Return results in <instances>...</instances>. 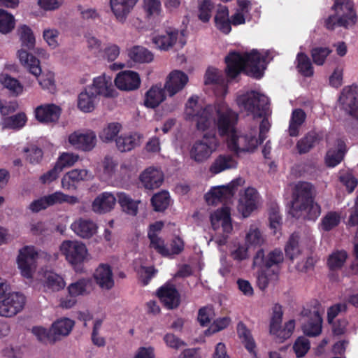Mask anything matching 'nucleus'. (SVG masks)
<instances>
[{
    "instance_id": "nucleus-3",
    "label": "nucleus",
    "mask_w": 358,
    "mask_h": 358,
    "mask_svg": "<svg viewBox=\"0 0 358 358\" xmlns=\"http://www.w3.org/2000/svg\"><path fill=\"white\" fill-rule=\"evenodd\" d=\"M333 14L324 20V27L329 31L336 27L349 29L357 22V12L351 0H334L331 7Z\"/></svg>"
},
{
    "instance_id": "nucleus-55",
    "label": "nucleus",
    "mask_w": 358,
    "mask_h": 358,
    "mask_svg": "<svg viewBox=\"0 0 358 358\" xmlns=\"http://www.w3.org/2000/svg\"><path fill=\"white\" fill-rule=\"evenodd\" d=\"M19 34L22 46L29 50L34 49L36 40L32 30L28 26L22 25L19 29Z\"/></svg>"
},
{
    "instance_id": "nucleus-29",
    "label": "nucleus",
    "mask_w": 358,
    "mask_h": 358,
    "mask_svg": "<svg viewBox=\"0 0 358 358\" xmlns=\"http://www.w3.org/2000/svg\"><path fill=\"white\" fill-rule=\"evenodd\" d=\"M141 138L136 132L122 134L115 138L117 148L122 152L131 151L141 145Z\"/></svg>"
},
{
    "instance_id": "nucleus-6",
    "label": "nucleus",
    "mask_w": 358,
    "mask_h": 358,
    "mask_svg": "<svg viewBox=\"0 0 358 358\" xmlns=\"http://www.w3.org/2000/svg\"><path fill=\"white\" fill-rule=\"evenodd\" d=\"M215 106L207 105L201 107L198 104L197 97H190L186 104L185 115L188 120L195 122L199 131L208 130L213 122V115Z\"/></svg>"
},
{
    "instance_id": "nucleus-12",
    "label": "nucleus",
    "mask_w": 358,
    "mask_h": 358,
    "mask_svg": "<svg viewBox=\"0 0 358 358\" xmlns=\"http://www.w3.org/2000/svg\"><path fill=\"white\" fill-rule=\"evenodd\" d=\"M68 141L76 150L90 152L96 145V135L92 130H87L85 132L76 131L69 136Z\"/></svg>"
},
{
    "instance_id": "nucleus-11",
    "label": "nucleus",
    "mask_w": 358,
    "mask_h": 358,
    "mask_svg": "<svg viewBox=\"0 0 358 358\" xmlns=\"http://www.w3.org/2000/svg\"><path fill=\"white\" fill-rule=\"evenodd\" d=\"M37 257L38 252L34 246H24L20 250L17 264L23 277L26 278H32Z\"/></svg>"
},
{
    "instance_id": "nucleus-21",
    "label": "nucleus",
    "mask_w": 358,
    "mask_h": 358,
    "mask_svg": "<svg viewBox=\"0 0 358 358\" xmlns=\"http://www.w3.org/2000/svg\"><path fill=\"white\" fill-rule=\"evenodd\" d=\"M189 80L188 76L184 72L179 70L171 71L164 85V89L169 96H172L182 90Z\"/></svg>"
},
{
    "instance_id": "nucleus-64",
    "label": "nucleus",
    "mask_w": 358,
    "mask_h": 358,
    "mask_svg": "<svg viewBox=\"0 0 358 358\" xmlns=\"http://www.w3.org/2000/svg\"><path fill=\"white\" fill-rule=\"evenodd\" d=\"M213 5L210 0H203L199 6V19L203 22H208L211 17Z\"/></svg>"
},
{
    "instance_id": "nucleus-14",
    "label": "nucleus",
    "mask_w": 358,
    "mask_h": 358,
    "mask_svg": "<svg viewBox=\"0 0 358 358\" xmlns=\"http://www.w3.org/2000/svg\"><path fill=\"white\" fill-rule=\"evenodd\" d=\"M157 295L168 309H175L180 306V295L173 284L166 283L157 289Z\"/></svg>"
},
{
    "instance_id": "nucleus-23",
    "label": "nucleus",
    "mask_w": 358,
    "mask_h": 358,
    "mask_svg": "<svg viewBox=\"0 0 358 358\" xmlns=\"http://www.w3.org/2000/svg\"><path fill=\"white\" fill-rule=\"evenodd\" d=\"M210 223L214 230L220 227L221 223L222 230L227 234L233 230L230 210L228 208H222L215 210L210 217Z\"/></svg>"
},
{
    "instance_id": "nucleus-19",
    "label": "nucleus",
    "mask_w": 358,
    "mask_h": 358,
    "mask_svg": "<svg viewBox=\"0 0 358 358\" xmlns=\"http://www.w3.org/2000/svg\"><path fill=\"white\" fill-rule=\"evenodd\" d=\"M313 199V185L308 182H299L293 189L290 208H294V206H299V203H307Z\"/></svg>"
},
{
    "instance_id": "nucleus-49",
    "label": "nucleus",
    "mask_w": 358,
    "mask_h": 358,
    "mask_svg": "<svg viewBox=\"0 0 358 358\" xmlns=\"http://www.w3.org/2000/svg\"><path fill=\"white\" fill-rule=\"evenodd\" d=\"M294 328L295 321L290 320L285 324L283 328L281 327V325H279L275 327L274 331H270V333L278 338V342L282 343L292 336Z\"/></svg>"
},
{
    "instance_id": "nucleus-40",
    "label": "nucleus",
    "mask_w": 358,
    "mask_h": 358,
    "mask_svg": "<svg viewBox=\"0 0 358 358\" xmlns=\"http://www.w3.org/2000/svg\"><path fill=\"white\" fill-rule=\"evenodd\" d=\"M97 97L87 87L78 97V108L84 113H90L95 108Z\"/></svg>"
},
{
    "instance_id": "nucleus-30",
    "label": "nucleus",
    "mask_w": 358,
    "mask_h": 358,
    "mask_svg": "<svg viewBox=\"0 0 358 358\" xmlns=\"http://www.w3.org/2000/svg\"><path fill=\"white\" fill-rule=\"evenodd\" d=\"M71 229L83 238L92 237L96 231V224L90 220L80 218L73 222Z\"/></svg>"
},
{
    "instance_id": "nucleus-59",
    "label": "nucleus",
    "mask_w": 358,
    "mask_h": 358,
    "mask_svg": "<svg viewBox=\"0 0 358 358\" xmlns=\"http://www.w3.org/2000/svg\"><path fill=\"white\" fill-rule=\"evenodd\" d=\"M78 159L79 156L77 154L63 152L59 155L55 164L59 168H61L62 171L64 168L73 166Z\"/></svg>"
},
{
    "instance_id": "nucleus-32",
    "label": "nucleus",
    "mask_w": 358,
    "mask_h": 358,
    "mask_svg": "<svg viewBox=\"0 0 358 358\" xmlns=\"http://www.w3.org/2000/svg\"><path fill=\"white\" fill-rule=\"evenodd\" d=\"M215 27L224 34L231 31L229 9L226 6L220 5L214 17Z\"/></svg>"
},
{
    "instance_id": "nucleus-17",
    "label": "nucleus",
    "mask_w": 358,
    "mask_h": 358,
    "mask_svg": "<svg viewBox=\"0 0 358 358\" xmlns=\"http://www.w3.org/2000/svg\"><path fill=\"white\" fill-rule=\"evenodd\" d=\"M289 213L296 218L303 216L305 220L315 221L321 214V207L313 199L307 203L294 206V208H290Z\"/></svg>"
},
{
    "instance_id": "nucleus-20",
    "label": "nucleus",
    "mask_w": 358,
    "mask_h": 358,
    "mask_svg": "<svg viewBox=\"0 0 358 358\" xmlns=\"http://www.w3.org/2000/svg\"><path fill=\"white\" fill-rule=\"evenodd\" d=\"M238 160L231 154H220L217 156L209 167V172L217 175L227 170L236 169Z\"/></svg>"
},
{
    "instance_id": "nucleus-7",
    "label": "nucleus",
    "mask_w": 358,
    "mask_h": 358,
    "mask_svg": "<svg viewBox=\"0 0 358 358\" xmlns=\"http://www.w3.org/2000/svg\"><path fill=\"white\" fill-rule=\"evenodd\" d=\"M218 146L219 141L215 132L206 133L191 146L189 150L190 158L197 163H203L211 156Z\"/></svg>"
},
{
    "instance_id": "nucleus-37",
    "label": "nucleus",
    "mask_w": 358,
    "mask_h": 358,
    "mask_svg": "<svg viewBox=\"0 0 358 358\" xmlns=\"http://www.w3.org/2000/svg\"><path fill=\"white\" fill-rule=\"evenodd\" d=\"M128 57L133 62L138 64L150 63L154 59L152 52L141 45H134L128 50Z\"/></svg>"
},
{
    "instance_id": "nucleus-42",
    "label": "nucleus",
    "mask_w": 358,
    "mask_h": 358,
    "mask_svg": "<svg viewBox=\"0 0 358 358\" xmlns=\"http://www.w3.org/2000/svg\"><path fill=\"white\" fill-rule=\"evenodd\" d=\"M74 324V321L66 317L61 318L55 322L51 327L57 341L59 340L61 336H68L71 331Z\"/></svg>"
},
{
    "instance_id": "nucleus-34",
    "label": "nucleus",
    "mask_w": 358,
    "mask_h": 358,
    "mask_svg": "<svg viewBox=\"0 0 358 358\" xmlns=\"http://www.w3.org/2000/svg\"><path fill=\"white\" fill-rule=\"evenodd\" d=\"M235 185L231 184L227 186H221L213 187L206 195V199L208 203H216L222 201L229 196H233L234 194Z\"/></svg>"
},
{
    "instance_id": "nucleus-61",
    "label": "nucleus",
    "mask_w": 358,
    "mask_h": 358,
    "mask_svg": "<svg viewBox=\"0 0 358 358\" xmlns=\"http://www.w3.org/2000/svg\"><path fill=\"white\" fill-rule=\"evenodd\" d=\"M331 52L329 48L326 47H316L311 50V57L313 62L316 65H322L326 58Z\"/></svg>"
},
{
    "instance_id": "nucleus-13",
    "label": "nucleus",
    "mask_w": 358,
    "mask_h": 358,
    "mask_svg": "<svg viewBox=\"0 0 358 358\" xmlns=\"http://www.w3.org/2000/svg\"><path fill=\"white\" fill-rule=\"evenodd\" d=\"M184 31L182 30L180 32L178 29L169 27L164 31L153 35L152 42L157 49L168 51L176 43L180 34L184 36Z\"/></svg>"
},
{
    "instance_id": "nucleus-33",
    "label": "nucleus",
    "mask_w": 358,
    "mask_h": 358,
    "mask_svg": "<svg viewBox=\"0 0 358 358\" xmlns=\"http://www.w3.org/2000/svg\"><path fill=\"white\" fill-rule=\"evenodd\" d=\"M166 99L165 89L161 85L152 86L146 93L144 105L147 108H155Z\"/></svg>"
},
{
    "instance_id": "nucleus-22",
    "label": "nucleus",
    "mask_w": 358,
    "mask_h": 358,
    "mask_svg": "<svg viewBox=\"0 0 358 358\" xmlns=\"http://www.w3.org/2000/svg\"><path fill=\"white\" fill-rule=\"evenodd\" d=\"M139 180L145 189L152 190L162 185L164 181V174L157 169L149 167L142 172Z\"/></svg>"
},
{
    "instance_id": "nucleus-16",
    "label": "nucleus",
    "mask_w": 358,
    "mask_h": 358,
    "mask_svg": "<svg viewBox=\"0 0 358 358\" xmlns=\"http://www.w3.org/2000/svg\"><path fill=\"white\" fill-rule=\"evenodd\" d=\"M339 100L345 110L358 120V86L343 88Z\"/></svg>"
},
{
    "instance_id": "nucleus-51",
    "label": "nucleus",
    "mask_w": 358,
    "mask_h": 358,
    "mask_svg": "<svg viewBox=\"0 0 358 358\" xmlns=\"http://www.w3.org/2000/svg\"><path fill=\"white\" fill-rule=\"evenodd\" d=\"M45 286L52 291H59L64 288L66 283L64 278L55 272L45 273Z\"/></svg>"
},
{
    "instance_id": "nucleus-9",
    "label": "nucleus",
    "mask_w": 358,
    "mask_h": 358,
    "mask_svg": "<svg viewBox=\"0 0 358 358\" xmlns=\"http://www.w3.org/2000/svg\"><path fill=\"white\" fill-rule=\"evenodd\" d=\"M60 251L76 269L83 264L87 255L85 245L76 241H63L60 245Z\"/></svg>"
},
{
    "instance_id": "nucleus-58",
    "label": "nucleus",
    "mask_w": 358,
    "mask_h": 358,
    "mask_svg": "<svg viewBox=\"0 0 358 358\" xmlns=\"http://www.w3.org/2000/svg\"><path fill=\"white\" fill-rule=\"evenodd\" d=\"M292 348L297 358L303 357L310 348V341L304 336H299L294 343Z\"/></svg>"
},
{
    "instance_id": "nucleus-50",
    "label": "nucleus",
    "mask_w": 358,
    "mask_h": 358,
    "mask_svg": "<svg viewBox=\"0 0 358 358\" xmlns=\"http://www.w3.org/2000/svg\"><path fill=\"white\" fill-rule=\"evenodd\" d=\"M348 258L347 252L338 250L329 256L327 266L331 271H336L341 268Z\"/></svg>"
},
{
    "instance_id": "nucleus-10",
    "label": "nucleus",
    "mask_w": 358,
    "mask_h": 358,
    "mask_svg": "<svg viewBox=\"0 0 358 358\" xmlns=\"http://www.w3.org/2000/svg\"><path fill=\"white\" fill-rule=\"evenodd\" d=\"M25 296L19 292L8 293L0 301V316L11 317L21 312L25 305Z\"/></svg>"
},
{
    "instance_id": "nucleus-44",
    "label": "nucleus",
    "mask_w": 358,
    "mask_h": 358,
    "mask_svg": "<svg viewBox=\"0 0 358 358\" xmlns=\"http://www.w3.org/2000/svg\"><path fill=\"white\" fill-rule=\"evenodd\" d=\"M117 197L118 203L124 212L133 216L136 215L138 213V205L139 201L134 200L124 192L117 193Z\"/></svg>"
},
{
    "instance_id": "nucleus-5",
    "label": "nucleus",
    "mask_w": 358,
    "mask_h": 358,
    "mask_svg": "<svg viewBox=\"0 0 358 358\" xmlns=\"http://www.w3.org/2000/svg\"><path fill=\"white\" fill-rule=\"evenodd\" d=\"M236 102L240 107L254 117H265L270 112L268 97L255 90L239 95Z\"/></svg>"
},
{
    "instance_id": "nucleus-45",
    "label": "nucleus",
    "mask_w": 358,
    "mask_h": 358,
    "mask_svg": "<svg viewBox=\"0 0 358 358\" xmlns=\"http://www.w3.org/2000/svg\"><path fill=\"white\" fill-rule=\"evenodd\" d=\"M45 197L48 207L63 203L73 205L78 202V199L76 196L67 195L59 191L46 195Z\"/></svg>"
},
{
    "instance_id": "nucleus-24",
    "label": "nucleus",
    "mask_w": 358,
    "mask_h": 358,
    "mask_svg": "<svg viewBox=\"0 0 358 358\" xmlns=\"http://www.w3.org/2000/svg\"><path fill=\"white\" fill-rule=\"evenodd\" d=\"M94 278L96 283L103 289L109 290L114 287V280L111 266L101 264L95 270Z\"/></svg>"
},
{
    "instance_id": "nucleus-8",
    "label": "nucleus",
    "mask_w": 358,
    "mask_h": 358,
    "mask_svg": "<svg viewBox=\"0 0 358 358\" xmlns=\"http://www.w3.org/2000/svg\"><path fill=\"white\" fill-rule=\"evenodd\" d=\"M227 145L231 152L239 156L241 153L254 151L258 146V141L251 134H243L236 130L227 137Z\"/></svg>"
},
{
    "instance_id": "nucleus-28",
    "label": "nucleus",
    "mask_w": 358,
    "mask_h": 358,
    "mask_svg": "<svg viewBox=\"0 0 358 358\" xmlns=\"http://www.w3.org/2000/svg\"><path fill=\"white\" fill-rule=\"evenodd\" d=\"M87 175L86 169H73L63 176L62 186L65 189L74 190L80 182L87 179Z\"/></svg>"
},
{
    "instance_id": "nucleus-26",
    "label": "nucleus",
    "mask_w": 358,
    "mask_h": 358,
    "mask_svg": "<svg viewBox=\"0 0 358 358\" xmlns=\"http://www.w3.org/2000/svg\"><path fill=\"white\" fill-rule=\"evenodd\" d=\"M257 199L258 192L255 188L248 187L245 189L243 196L239 199L238 207L244 217L250 216L257 208Z\"/></svg>"
},
{
    "instance_id": "nucleus-52",
    "label": "nucleus",
    "mask_w": 358,
    "mask_h": 358,
    "mask_svg": "<svg viewBox=\"0 0 358 358\" xmlns=\"http://www.w3.org/2000/svg\"><path fill=\"white\" fill-rule=\"evenodd\" d=\"M297 68L299 71L305 77H310L313 75L314 71L310 58L303 52L297 55Z\"/></svg>"
},
{
    "instance_id": "nucleus-31",
    "label": "nucleus",
    "mask_w": 358,
    "mask_h": 358,
    "mask_svg": "<svg viewBox=\"0 0 358 358\" xmlns=\"http://www.w3.org/2000/svg\"><path fill=\"white\" fill-rule=\"evenodd\" d=\"M116 203L115 196L109 192H103L96 197L92 203V210L99 213L110 211Z\"/></svg>"
},
{
    "instance_id": "nucleus-25",
    "label": "nucleus",
    "mask_w": 358,
    "mask_h": 358,
    "mask_svg": "<svg viewBox=\"0 0 358 358\" xmlns=\"http://www.w3.org/2000/svg\"><path fill=\"white\" fill-rule=\"evenodd\" d=\"M92 93L98 97L102 95L106 97L113 96L114 89L110 76L105 75L98 76L93 80L92 85L87 87Z\"/></svg>"
},
{
    "instance_id": "nucleus-60",
    "label": "nucleus",
    "mask_w": 358,
    "mask_h": 358,
    "mask_svg": "<svg viewBox=\"0 0 358 358\" xmlns=\"http://www.w3.org/2000/svg\"><path fill=\"white\" fill-rule=\"evenodd\" d=\"M150 241V247L164 257L170 256L169 250L165 246L164 241L158 237L157 234H148Z\"/></svg>"
},
{
    "instance_id": "nucleus-1",
    "label": "nucleus",
    "mask_w": 358,
    "mask_h": 358,
    "mask_svg": "<svg viewBox=\"0 0 358 358\" xmlns=\"http://www.w3.org/2000/svg\"><path fill=\"white\" fill-rule=\"evenodd\" d=\"M268 52L262 55L258 50L240 53L236 51L230 52L225 57L227 65L225 72L228 78H236L241 72L259 79L266 69V59Z\"/></svg>"
},
{
    "instance_id": "nucleus-54",
    "label": "nucleus",
    "mask_w": 358,
    "mask_h": 358,
    "mask_svg": "<svg viewBox=\"0 0 358 358\" xmlns=\"http://www.w3.org/2000/svg\"><path fill=\"white\" fill-rule=\"evenodd\" d=\"M15 24L13 15L0 9V32L3 34L11 32L15 27Z\"/></svg>"
},
{
    "instance_id": "nucleus-39",
    "label": "nucleus",
    "mask_w": 358,
    "mask_h": 358,
    "mask_svg": "<svg viewBox=\"0 0 358 358\" xmlns=\"http://www.w3.org/2000/svg\"><path fill=\"white\" fill-rule=\"evenodd\" d=\"M313 317L303 324L302 330L306 336L315 337L322 332V317L319 311H315Z\"/></svg>"
},
{
    "instance_id": "nucleus-27",
    "label": "nucleus",
    "mask_w": 358,
    "mask_h": 358,
    "mask_svg": "<svg viewBox=\"0 0 358 358\" xmlns=\"http://www.w3.org/2000/svg\"><path fill=\"white\" fill-rule=\"evenodd\" d=\"M138 0H110L111 10L116 19L124 22Z\"/></svg>"
},
{
    "instance_id": "nucleus-35",
    "label": "nucleus",
    "mask_w": 358,
    "mask_h": 358,
    "mask_svg": "<svg viewBox=\"0 0 358 358\" xmlns=\"http://www.w3.org/2000/svg\"><path fill=\"white\" fill-rule=\"evenodd\" d=\"M17 54L22 64L26 66L31 74L36 77L41 75L40 61L35 56L22 49L18 50Z\"/></svg>"
},
{
    "instance_id": "nucleus-46",
    "label": "nucleus",
    "mask_w": 358,
    "mask_h": 358,
    "mask_svg": "<svg viewBox=\"0 0 358 358\" xmlns=\"http://www.w3.org/2000/svg\"><path fill=\"white\" fill-rule=\"evenodd\" d=\"M122 129L118 122L108 123L99 134V138L103 143H110L117 137Z\"/></svg>"
},
{
    "instance_id": "nucleus-53",
    "label": "nucleus",
    "mask_w": 358,
    "mask_h": 358,
    "mask_svg": "<svg viewBox=\"0 0 358 358\" xmlns=\"http://www.w3.org/2000/svg\"><path fill=\"white\" fill-rule=\"evenodd\" d=\"M299 241V236L295 234H292L285 245V255L291 260L296 258L301 252Z\"/></svg>"
},
{
    "instance_id": "nucleus-56",
    "label": "nucleus",
    "mask_w": 358,
    "mask_h": 358,
    "mask_svg": "<svg viewBox=\"0 0 358 358\" xmlns=\"http://www.w3.org/2000/svg\"><path fill=\"white\" fill-rule=\"evenodd\" d=\"M341 221L340 215L335 211L328 212L321 220V227L324 231H329L337 227Z\"/></svg>"
},
{
    "instance_id": "nucleus-43",
    "label": "nucleus",
    "mask_w": 358,
    "mask_h": 358,
    "mask_svg": "<svg viewBox=\"0 0 358 358\" xmlns=\"http://www.w3.org/2000/svg\"><path fill=\"white\" fill-rule=\"evenodd\" d=\"M0 83L12 96H17L23 92L24 87L20 81L8 74L0 76Z\"/></svg>"
},
{
    "instance_id": "nucleus-57",
    "label": "nucleus",
    "mask_w": 358,
    "mask_h": 358,
    "mask_svg": "<svg viewBox=\"0 0 358 358\" xmlns=\"http://www.w3.org/2000/svg\"><path fill=\"white\" fill-rule=\"evenodd\" d=\"M32 332L41 342L45 344H52L57 341L56 336L52 331V327L47 329L41 327H34L32 329Z\"/></svg>"
},
{
    "instance_id": "nucleus-48",
    "label": "nucleus",
    "mask_w": 358,
    "mask_h": 358,
    "mask_svg": "<svg viewBox=\"0 0 358 358\" xmlns=\"http://www.w3.org/2000/svg\"><path fill=\"white\" fill-rule=\"evenodd\" d=\"M151 203L154 210L157 212L164 211L170 204V196L168 192L162 191L153 195Z\"/></svg>"
},
{
    "instance_id": "nucleus-63",
    "label": "nucleus",
    "mask_w": 358,
    "mask_h": 358,
    "mask_svg": "<svg viewBox=\"0 0 358 358\" xmlns=\"http://www.w3.org/2000/svg\"><path fill=\"white\" fill-rule=\"evenodd\" d=\"M231 320L229 317H218L213 321L209 328L206 331V334H215L219 332L226 328L230 324Z\"/></svg>"
},
{
    "instance_id": "nucleus-41",
    "label": "nucleus",
    "mask_w": 358,
    "mask_h": 358,
    "mask_svg": "<svg viewBox=\"0 0 358 358\" xmlns=\"http://www.w3.org/2000/svg\"><path fill=\"white\" fill-rule=\"evenodd\" d=\"M27 122V117L24 113L20 112L14 115L2 118L1 125L3 129L20 130L24 127Z\"/></svg>"
},
{
    "instance_id": "nucleus-62",
    "label": "nucleus",
    "mask_w": 358,
    "mask_h": 358,
    "mask_svg": "<svg viewBox=\"0 0 358 358\" xmlns=\"http://www.w3.org/2000/svg\"><path fill=\"white\" fill-rule=\"evenodd\" d=\"M214 315V309L212 306H206L199 308L197 320L201 327H206L210 322Z\"/></svg>"
},
{
    "instance_id": "nucleus-47",
    "label": "nucleus",
    "mask_w": 358,
    "mask_h": 358,
    "mask_svg": "<svg viewBox=\"0 0 358 358\" xmlns=\"http://www.w3.org/2000/svg\"><path fill=\"white\" fill-rule=\"evenodd\" d=\"M318 140L317 134L314 131H310L298 141L296 148L299 154L308 152Z\"/></svg>"
},
{
    "instance_id": "nucleus-38",
    "label": "nucleus",
    "mask_w": 358,
    "mask_h": 358,
    "mask_svg": "<svg viewBox=\"0 0 358 358\" xmlns=\"http://www.w3.org/2000/svg\"><path fill=\"white\" fill-rule=\"evenodd\" d=\"M336 150H330L327 152L325 162L329 167H334L341 162L346 152V145L343 140L336 141Z\"/></svg>"
},
{
    "instance_id": "nucleus-18",
    "label": "nucleus",
    "mask_w": 358,
    "mask_h": 358,
    "mask_svg": "<svg viewBox=\"0 0 358 358\" xmlns=\"http://www.w3.org/2000/svg\"><path fill=\"white\" fill-rule=\"evenodd\" d=\"M36 119L41 123L57 122L62 113L59 106L54 103L42 104L34 110Z\"/></svg>"
},
{
    "instance_id": "nucleus-4",
    "label": "nucleus",
    "mask_w": 358,
    "mask_h": 358,
    "mask_svg": "<svg viewBox=\"0 0 358 358\" xmlns=\"http://www.w3.org/2000/svg\"><path fill=\"white\" fill-rule=\"evenodd\" d=\"M213 123L220 137H228L237 130L239 115L224 102L215 105Z\"/></svg>"
},
{
    "instance_id": "nucleus-15",
    "label": "nucleus",
    "mask_w": 358,
    "mask_h": 358,
    "mask_svg": "<svg viewBox=\"0 0 358 358\" xmlns=\"http://www.w3.org/2000/svg\"><path fill=\"white\" fill-rule=\"evenodd\" d=\"M141 83L139 74L130 70L120 72L115 79V86L123 91L136 90L140 87Z\"/></svg>"
},
{
    "instance_id": "nucleus-36",
    "label": "nucleus",
    "mask_w": 358,
    "mask_h": 358,
    "mask_svg": "<svg viewBox=\"0 0 358 358\" xmlns=\"http://www.w3.org/2000/svg\"><path fill=\"white\" fill-rule=\"evenodd\" d=\"M237 334L245 349L252 355H257L255 351L256 343L252 337L250 330L243 322H239L237 324Z\"/></svg>"
},
{
    "instance_id": "nucleus-2",
    "label": "nucleus",
    "mask_w": 358,
    "mask_h": 358,
    "mask_svg": "<svg viewBox=\"0 0 358 358\" xmlns=\"http://www.w3.org/2000/svg\"><path fill=\"white\" fill-rule=\"evenodd\" d=\"M283 261L284 255L280 249L270 251L266 256L263 249L258 250L253 259V265L260 268L257 283L261 290H265L269 283L278 281Z\"/></svg>"
}]
</instances>
